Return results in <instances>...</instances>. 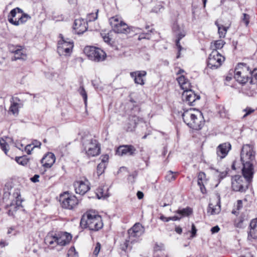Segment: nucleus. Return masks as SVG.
<instances>
[{
    "mask_svg": "<svg viewBox=\"0 0 257 257\" xmlns=\"http://www.w3.org/2000/svg\"><path fill=\"white\" fill-rule=\"evenodd\" d=\"M215 25L218 28V32L220 38H224L227 31L228 29V27H224L223 25H220L217 22H215Z\"/></svg>",
    "mask_w": 257,
    "mask_h": 257,
    "instance_id": "nucleus-29",
    "label": "nucleus"
},
{
    "mask_svg": "<svg viewBox=\"0 0 257 257\" xmlns=\"http://www.w3.org/2000/svg\"><path fill=\"white\" fill-rule=\"evenodd\" d=\"M160 219L164 221V222H168L169 221V217H166L165 216H164V215H161L160 217Z\"/></svg>",
    "mask_w": 257,
    "mask_h": 257,
    "instance_id": "nucleus-59",
    "label": "nucleus"
},
{
    "mask_svg": "<svg viewBox=\"0 0 257 257\" xmlns=\"http://www.w3.org/2000/svg\"><path fill=\"white\" fill-rule=\"evenodd\" d=\"M101 163H104L106 164V163H107L108 160V155H104V156H102L101 157Z\"/></svg>",
    "mask_w": 257,
    "mask_h": 257,
    "instance_id": "nucleus-54",
    "label": "nucleus"
},
{
    "mask_svg": "<svg viewBox=\"0 0 257 257\" xmlns=\"http://www.w3.org/2000/svg\"><path fill=\"white\" fill-rule=\"evenodd\" d=\"M234 73V78L240 83L245 84L250 79L249 67L246 64H238L235 69Z\"/></svg>",
    "mask_w": 257,
    "mask_h": 257,
    "instance_id": "nucleus-6",
    "label": "nucleus"
},
{
    "mask_svg": "<svg viewBox=\"0 0 257 257\" xmlns=\"http://www.w3.org/2000/svg\"><path fill=\"white\" fill-rule=\"evenodd\" d=\"M231 149V145L228 143H224L219 145L216 149V154L220 159L225 158Z\"/></svg>",
    "mask_w": 257,
    "mask_h": 257,
    "instance_id": "nucleus-19",
    "label": "nucleus"
},
{
    "mask_svg": "<svg viewBox=\"0 0 257 257\" xmlns=\"http://www.w3.org/2000/svg\"><path fill=\"white\" fill-rule=\"evenodd\" d=\"M175 231L179 234H181L182 232L181 227L178 226L175 228Z\"/></svg>",
    "mask_w": 257,
    "mask_h": 257,
    "instance_id": "nucleus-61",
    "label": "nucleus"
},
{
    "mask_svg": "<svg viewBox=\"0 0 257 257\" xmlns=\"http://www.w3.org/2000/svg\"><path fill=\"white\" fill-rule=\"evenodd\" d=\"M74 253V255H76V253H75V249L74 248V247H71L69 250H68V257H71V255H72V254Z\"/></svg>",
    "mask_w": 257,
    "mask_h": 257,
    "instance_id": "nucleus-49",
    "label": "nucleus"
},
{
    "mask_svg": "<svg viewBox=\"0 0 257 257\" xmlns=\"http://www.w3.org/2000/svg\"><path fill=\"white\" fill-rule=\"evenodd\" d=\"M15 48H16V46H10L9 49H10V51L13 53V51H15Z\"/></svg>",
    "mask_w": 257,
    "mask_h": 257,
    "instance_id": "nucleus-63",
    "label": "nucleus"
},
{
    "mask_svg": "<svg viewBox=\"0 0 257 257\" xmlns=\"http://www.w3.org/2000/svg\"><path fill=\"white\" fill-rule=\"evenodd\" d=\"M146 74L147 72L145 71H137L131 73V76L135 78V83L140 85L144 84L143 77H145Z\"/></svg>",
    "mask_w": 257,
    "mask_h": 257,
    "instance_id": "nucleus-23",
    "label": "nucleus"
},
{
    "mask_svg": "<svg viewBox=\"0 0 257 257\" xmlns=\"http://www.w3.org/2000/svg\"><path fill=\"white\" fill-rule=\"evenodd\" d=\"M87 24L86 21L82 19H76L74 21L73 29L75 32L78 34H82L87 29Z\"/></svg>",
    "mask_w": 257,
    "mask_h": 257,
    "instance_id": "nucleus-17",
    "label": "nucleus"
},
{
    "mask_svg": "<svg viewBox=\"0 0 257 257\" xmlns=\"http://www.w3.org/2000/svg\"><path fill=\"white\" fill-rule=\"evenodd\" d=\"M220 230V228L219 227V226L218 225H216L213 227L211 228V231L212 232V233H217Z\"/></svg>",
    "mask_w": 257,
    "mask_h": 257,
    "instance_id": "nucleus-51",
    "label": "nucleus"
},
{
    "mask_svg": "<svg viewBox=\"0 0 257 257\" xmlns=\"http://www.w3.org/2000/svg\"><path fill=\"white\" fill-rule=\"evenodd\" d=\"M110 24L115 33H127L130 32L128 26L116 17L110 19Z\"/></svg>",
    "mask_w": 257,
    "mask_h": 257,
    "instance_id": "nucleus-12",
    "label": "nucleus"
},
{
    "mask_svg": "<svg viewBox=\"0 0 257 257\" xmlns=\"http://www.w3.org/2000/svg\"><path fill=\"white\" fill-rule=\"evenodd\" d=\"M84 53L90 60L97 62L104 60L106 57V54L103 50L93 46L85 47Z\"/></svg>",
    "mask_w": 257,
    "mask_h": 257,
    "instance_id": "nucleus-9",
    "label": "nucleus"
},
{
    "mask_svg": "<svg viewBox=\"0 0 257 257\" xmlns=\"http://www.w3.org/2000/svg\"><path fill=\"white\" fill-rule=\"evenodd\" d=\"M181 217H178L177 216H173V217H169V221L170 220H173V221H176V220H179L180 218H181Z\"/></svg>",
    "mask_w": 257,
    "mask_h": 257,
    "instance_id": "nucleus-58",
    "label": "nucleus"
},
{
    "mask_svg": "<svg viewBox=\"0 0 257 257\" xmlns=\"http://www.w3.org/2000/svg\"><path fill=\"white\" fill-rule=\"evenodd\" d=\"M23 13L22 10L19 8H16L15 9H13L10 12L9 16H8V21L10 22V19H14V18L16 17L18 14H22Z\"/></svg>",
    "mask_w": 257,
    "mask_h": 257,
    "instance_id": "nucleus-32",
    "label": "nucleus"
},
{
    "mask_svg": "<svg viewBox=\"0 0 257 257\" xmlns=\"http://www.w3.org/2000/svg\"><path fill=\"white\" fill-rule=\"evenodd\" d=\"M137 197L139 199H141L143 198L144 197V194L141 191H138L137 193Z\"/></svg>",
    "mask_w": 257,
    "mask_h": 257,
    "instance_id": "nucleus-57",
    "label": "nucleus"
},
{
    "mask_svg": "<svg viewBox=\"0 0 257 257\" xmlns=\"http://www.w3.org/2000/svg\"><path fill=\"white\" fill-rule=\"evenodd\" d=\"M41 145V143L40 142H38L37 141H35L33 143L32 145H33V148L35 147H40Z\"/></svg>",
    "mask_w": 257,
    "mask_h": 257,
    "instance_id": "nucleus-55",
    "label": "nucleus"
},
{
    "mask_svg": "<svg viewBox=\"0 0 257 257\" xmlns=\"http://www.w3.org/2000/svg\"><path fill=\"white\" fill-rule=\"evenodd\" d=\"M182 97V100L190 105H192L195 100L200 99V96L197 95L191 88L184 90Z\"/></svg>",
    "mask_w": 257,
    "mask_h": 257,
    "instance_id": "nucleus-14",
    "label": "nucleus"
},
{
    "mask_svg": "<svg viewBox=\"0 0 257 257\" xmlns=\"http://www.w3.org/2000/svg\"><path fill=\"white\" fill-rule=\"evenodd\" d=\"M196 232L197 229L196 228V227L194 224H192L191 226V237H194L195 236Z\"/></svg>",
    "mask_w": 257,
    "mask_h": 257,
    "instance_id": "nucleus-47",
    "label": "nucleus"
},
{
    "mask_svg": "<svg viewBox=\"0 0 257 257\" xmlns=\"http://www.w3.org/2000/svg\"><path fill=\"white\" fill-rule=\"evenodd\" d=\"M1 148L3 149V150H4L5 151H6V145L5 142H4L3 144H1ZM5 153H6V152H5Z\"/></svg>",
    "mask_w": 257,
    "mask_h": 257,
    "instance_id": "nucleus-62",
    "label": "nucleus"
},
{
    "mask_svg": "<svg viewBox=\"0 0 257 257\" xmlns=\"http://www.w3.org/2000/svg\"><path fill=\"white\" fill-rule=\"evenodd\" d=\"M14 56L12 58V60L16 61L17 60H22L25 61L27 58L26 51L22 46H16L15 51H13Z\"/></svg>",
    "mask_w": 257,
    "mask_h": 257,
    "instance_id": "nucleus-20",
    "label": "nucleus"
},
{
    "mask_svg": "<svg viewBox=\"0 0 257 257\" xmlns=\"http://www.w3.org/2000/svg\"><path fill=\"white\" fill-rule=\"evenodd\" d=\"M57 237L56 236L55 233L51 232L49 233L45 237L44 241L46 244L49 247L54 248L57 245H58L57 243Z\"/></svg>",
    "mask_w": 257,
    "mask_h": 257,
    "instance_id": "nucleus-22",
    "label": "nucleus"
},
{
    "mask_svg": "<svg viewBox=\"0 0 257 257\" xmlns=\"http://www.w3.org/2000/svg\"><path fill=\"white\" fill-rule=\"evenodd\" d=\"M96 195L98 199L105 198L107 197L105 193H104L102 188H98L97 190Z\"/></svg>",
    "mask_w": 257,
    "mask_h": 257,
    "instance_id": "nucleus-38",
    "label": "nucleus"
},
{
    "mask_svg": "<svg viewBox=\"0 0 257 257\" xmlns=\"http://www.w3.org/2000/svg\"><path fill=\"white\" fill-rule=\"evenodd\" d=\"M56 160L54 154L52 153H48L41 160V163L45 168H51Z\"/></svg>",
    "mask_w": 257,
    "mask_h": 257,
    "instance_id": "nucleus-21",
    "label": "nucleus"
},
{
    "mask_svg": "<svg viewBox=\"0 0 257 257\" xmlns=\"http://www.w3.org/2000/svg\"><path fill=\"white\" fill-rule=\"evenodd\" d=\"M78 92L83 97L85 105L86 106L87 101V95L85 90L84 88V87L82 85L80 86L78 90Z\"/></svg>",
    "mask_w": 257,
    "mask_h": 257,
    "instance_id": "nucleus-34",
    "label": "nucleus"
},
{
    "mask_svg": "<svg viewBox=\"0 0 257 257\" xmlns=\"http://www.w3.org/2000/svg\"><path fill=\"white\" fill-rule=\"evenodd\" d=\"M97 13L98 11L95 13H90L87 15V21L89 22L94 21L97 18Z\"/></svg>",
    "mask_w": 257,
    "mask_h": 257,
    "instance_id": "nucleus-39",
    "label": "nucleus"
},
{
    "mask_svg": "<svg viewBox=\"0 0 257 257\" xmlns=\"http://www.w3.org/2000/svg\"><path fill=\"white\" fill-rule=\"evenodd\" d=\"M61 40L58 43L57 52L60 55H69L73 47V42L67 38L64 39L60 35Z\"/></svg>",
    "mask_w": 257,
    "mask_h": 257,
    "instance_id": "nucleus-11",
    "label": "nucleus"
},
{
    "mask_svg": "<svg viewBox=\"0 0 257 257\" xmlns=\"http://www.w3.org/2000/svg\"><path fill=\"white\" fill-rule=\"evenodd\" d=\"M21 14V16L18 17V20L10 19V23L13 25L18 26L25 23L28 20L31 19V17L27 14L23 13V12Z\"/></svg>",
    "mask_w": 257,
    "mask_h": 257,
    "instance_id": "nucleus-24",
    "label": "nucleus"
},
{
    "mask_svg": "<svg viewBox=\"0 0 257 257\" xmlns=\"http://www.w3.org/2000/svg\"><path fill=\"white\" fill-rule=\"evenodd\" d=\"M16 161L20 165L26 166L29 162V159L25 156L17 157L15 158Z\"/></svg>",
    "mask_w": 257,
    "mask_h": 257,
    "instance_id": "nucleus-33",
    "label": "nucleus"
},
{
    "mask_svg": "<svg viewBox=\"0 0 257 257\" xmlns=\"http://www.w3.org/2000/svg\"><path fill=\"white\" fill-rule=\"evenodd\" d=\"M178 82L182 89L185 90L191 88V84L188 79L184 75H181L177 78Z\"/></svg>",
    "mask_w": 257,
    "mask_h": 257,
    "instance_id": "nucleus-25",
    "label": "nucleus"
},
{
    "mask_svg": "<svg viewBox=\"0 0 257 257\" xmlns=\"http://www.w3.org/2000/svg\"><path fill=\"white\" fill-rule=\"evenodd\" d=\"M40 176L39 175H35L32 178H31V180L34 183L39 182V178Z\"/></svg>",
    "mask_w": 257,
    "mask_h": 257,
    "instance_id": "nucleus-52",
    "label": "nucleus"
},
{
    "mask_svg": "<svg viewBox=\"0 0 257 257\" xmlns=\"http://www.w3.org/2000/svg\"><path fill=\"white\" fill-rule=\"evenodd\" d=\"M80 225L82 228H88L94 231L98 230L103 226L101 216L90 212H86L83 215Z\"/></svg>",
    "mask_w": 257,
    "mask_h": 257,
    "instance_id": "nucleus-3",
    "label": "nucleus"
},
{
    "mask_svg": "<svg viewBox=\"0 0 257 257\" xmlns=\"http://www.w3.org/2000/svg\"><path fill=\"white\" fill-rule=\"evenodd\" d=\"M164 249V245L162 243H156L154 246L155 251H161Z\"/></svg>",
    "mask_w": 257,
    "mask_h": 257,
    "instance_id": "nucleus-41",
    "label": "nucleus"
},
{
    "mask_svg": "<svg viewBox=\"0 0 257 257\" xmlns=\"http://www.w3.org/2000/svg\"><path fill=\"white\" fill-rule=\"evenodd\" d=\"M203 181H203V180H198V185L200 186L201 191H202V187H204V186L203 184Z\"/></svg>",
    "mask_w": 257,
    "mask_h": 257,
    "instance_id": "nucleus-56",
    "label": "nucleus"
},
{
    "mask_svg": "<svg viewBox=\"0 0 257 257\" xmlns=\"http://www.w3.org/2000/svg\"><path fill=\"white\" fill-rule=\"evenodd\" d=\"M250 74H249L250 82L252 84L257 83V69H254L252 71L249 68Z\"/></svg>",
    "mask_w": 257,
    "mask_h": 257,
    "instance_id": "nucleus-31",
    "label": "nucleus"
},
{
    "mask_svg": "<svg viewBox=\"0 0 257 257\" xmlns=\"http://www.w3.org/2000/svg\"><path fill=\"white\" fill-rule=\"evenodd\" d=\"M177 213L181 215V216H188L192 213V209L190 208H186L181 210H178L177 211Z\"/></svg>",
    "mask_w": 257,
    "mask_h": 257,
    "instance_id": "nucleus-35",
    "label": "nucleus"
},
{
    "mask_svg": "<svg viewBox=\"0 0 257 257\" xmlns=\"http://www.w3.org/2000/svg\"><path fill=\"white\" fill-rule=\"evenodd\" d=\"M101 248V244L99 242H97L96 244L95 249L93 251V254L96 256L95 257H97V255H98V253L100 251V249Z\"/></svg>",
    "mask_w": 257,
    "mask_h": 257,
    "instance_id": "nucleus-43",
    "label": "nucleus"
},
{
    "mask_svg": "<svg viewBox=\"0 0 257 257\" xmlns=\"http://www.w3.org/2000/svg\"><path fill=\"white\" fill-rule=\"evenodd\" d=\"M184 122L190 128L200 130L204 124L202 113L197 110L190 108L182 114Z\"/></svg>",
    "mask_w": 257,
    "mask_h": 257,
    "instance_id": "nucleus-2",
    "label": "nucleus"
},
{
    "mask_svg": "<svg viewBox=\"0 0 257 257\" xmlns=\"http://www.w3.org/2000/svg\"><path fill=\"white\" fill-rule=\"evenodd\" d=\"M55 233L58 245L64 246L68 244L72 239V235L66 232Z\"/></svg>",
    "mask_w": 257,
    "mask_h": 257,
    "instance_id": "nucleus-16",
    "label": "nucleus"
},
{
    "mask_svg": "<svg viewBox=\"0 0 257 257\" xmlns=\"http://www.w3.org/2000/svg\"><path fill=\"white\" fill-rule=\"evenodd\" d=\"M206 179V175L203 172L199 173L198 175V180L204 181Z\"/></svg>",
    "mask_w": 257,
    "mask_h": 257,
    "instance_id": "nucleus-46",
    "label": "nucleus"
},
{
    "mask_svg": "<svg viewBox=\"0 0 257 257\" xmlns=\"http://www.w3.org/2000/svg\"><path fill=\"white\" fill-rule=\"evenodd\" d=\"M220 211V200H218L217 202V204L214 206L212 203H210L209 204V206L207 209V211L208 213H210V214H216L219 213Z\"/></svg>",
    "mask_w": 257,
    "mask_h": 257,
    "instance_id": "nucleus-26",
    "label": "nucleus"
},
{
    "mask_svg": "<svg viewBox=\"0 0 257 257\" xmlns=\"http://www.w3.org/2000/svg\"><path fill=\"white\" fill-rule=\"evenodd\" d=\"M176 172H173L171 171H169L167 172V174L166 176V179L169 182L174 180L176 179V176L174 175Z\"/></svg>",
    "mask_w": 257,
    "mask_h": 257,
    "instance_id": "nucleus-37",
    "label": "nucleus"
},
{
    "mask_svg": "<svg viewBox=\"0 0 257 257\" xmlns=\"http://www.w3.org/2000/svg\"><path fill=\"white\" fill-rule=\"evenodd\" d=\"M142 39H149V33H146L145 34H142L139 36V40H141Z\"/></svg>",
    "mask_w": 257,
    "mask_h": 257,
    "instance_id": "nucleus-50",
    "label": "nucleus"
},
{
    "mask_svg": "<svg viewBox=\"0 0 257 257\" xmlns=\"http://www.w3.org/2000/svg\"><path fill=\"white\" fill-rule=\"evenodd\" d=\"M130 124L131 127L128 128L129 131H132L136 126L137 124L140 121H142L143 119L136 115H131L129 117Z\"/></svg>",
    "mask_w": 257,
    "mask_h": 257,
    "instance_id": "nucleus-27",
    "label": "nucleus"
},
{
    "mask_svg": "<svg viewBox=\"0 0 257 257\" xmlns=\"http://www.w3.org/2000/svg\"><path fill=\"white\" fill-rule=\"evenodd\" d=\"M10 110L13 114L17 113L18 112V103L13 102L11 105Z\"/></svg>",
    "mask_w": 257,
    "mask_h": 257,
    "instance_id": "nucleus-40",
    "label": "nucleus"
},
{
    "mask_svg": "<svg viewBox=\"0 0 257 257\" xmlns=\"http://www.w3.org/2000/svg\"><path fill=\"white\" fill-rule=\"evenodd\" d=\"M227 171H223V172H219V174L218 175V177L219 178V179H223V178H224L227 174Z\"/></svg>",
    "mask_w": 257,
    "mask_h": 257,
    "instance_id": "nucleus-48",
    "label": "nucleus"
},
{
    "mask_svg": "<svg viewBox=\"0 0 257 257\" xmlns=\"http://www.w3.org/2000/svg\"><path fill=\"white\" fill-rule=\"evenodd\" d=\"M144 232L143 226L139 223H136L131 229L128 230V239H126L123 244L120 245L121 249L126 251L130 247V242H133L135 240V238L140 237Z\"/></svg>",
    "mask_w": 257,
    "mask_h": 257,
    "instance_id": "nucleus-5",
    "label": "nucleus"
},
{
    "mask_svg": "<svg viewBox=\"0 0 257 257\" xmlns=\"http://www.w3.org/2000/svg\"><path fill=\"white\" fill-rule=\"evenodd\" d=\"M82 142L88 156L94 157L100 154V148L97 141L93 139L91 136L83 138Z\"/></svg>",
    "mask_w": 257,
    "mask_h": 257,
    "instance_id": "nucleus-4",
    "label": "nucleus"
},
{
    "mask_svg": "<svg viewBox=\"0 0 257 257\" xmlns=\"http://www.w3.org/2000/svg\"><path fill=\"white\" fill-rule=\"evenodd\" d=\"M34 148L32 147V144L28 145L25 147V150L27 152V154L30 155L31 154L32 151L33 150Z\"/></svg>",
    "mask_w": 257,
    "mask_h": 257,
    "instance_id": "nucleus-45",
    "label": "nucleus"
},
{
    "mask_svg": "<svg viewBox=\"0 0 257 257\" xmlns=\"http://www.w3.org/2000/svg\"><path fill=\"white\" fill-rule=\"evenodd\" d=\"M225 42L222 40H219L211 43L210 49L212 51H217L218 49H221L223 48Z\"/></svg>",
    "mask_w": 257,
    "mask_h": 257,
    "instance_id": "nucleus-28",
    "label": "nucleus"
},
{
    "mask_svg": "<svg viewBox=\"0 0 257 257\" xmlns=\"http://www.w3.org/2000/svg\"><path fill=\"white\" fill-rule=\"evenodd\" d=\"M235 163H236V162H235V161H234V162H233V164H232V165L231 167H232V169L233 170H236V168H235Z\"/></svg>",
    "mask_w": 257,
    "mask_h": 257,
    "instance_id": "nucleus-64",
    "label": "nucleus"
},
{
    "mask_svg": "<svg viewBox=\"0 0 257 257\" xmlns=\"http://www.w3.org/2000/svg\"><path fill=\"white\" fill-rule=\"evenodd\" d=\"M185 34H186L184 31L180 32L176 34L177 39L176 41V45L177 47V48L179 49V51H181V50L183 49L180 45V41L185 36Z\"/></svg>",
    "mask_w": 257,
    "mask_h": 257,
    "instance_id": "nucleus-30",
    "label": "nucleus"
},
{
    "mask_svg": "<svg viewBox=\"0 0 257 257\" xmlns=\"http://www.w3.org/2000/svg\"><path fill=\"white\" fill-rule=\"evenodd\" d=\"M244 111H246V113L243 115V117H246L247 115L250 114L251 113L254 111V110L251 108H246L244 110Z\"/></svg>",
    "mask_w": 257,
    "mask_h": 257,
    "instance_id": "nucleus-53",
    "label": "nucleus"
},
{
    "mask_svg": "<svg viewBox=\"0 0 257 257\" xmlns=\"http://www.w3.org/2000/svg\"><path fill=\"white\" fill-rule=\"evenodd\" d=\"M247 232V240L252 241L257 239V218L251 220Z\"/></svg>",
    "mask_w": 257,
    "mask_h": 257,
    "instance_id": "nucleus-15",
    "label": "nucleus"
},
{
    "mask_svg": "<svg viewBox=\"0 0 257 257\" xmlns=\"http://www.w3.org/2000/svg\"><path fill=\"white\" fill-rule=\"evenodd\" d=\"M242 21L244 23L246 26H247L249 22V16L246 14H243Z\"/></svg>",
    "mask_w": 257,
    "mask_h": 257,
    "instance_id": "nucleus-42",
    "label": "nucleus"
},
{
    "mask_svg": "<svg viewBox=\"0 0 257 257\" xmlns=\"http://www.w3.org/2000/svg\"><path fill=\"white\" fill-rule=\"evenodd\" d=\"M254 159L252 147L249 145H243L240 153L243 176L235 175L232 177L231 188L234 191L244 192L247 189L254 173L253 164Z\"/></svg>",
    "mask_w": 257,
    "mask_h": 257,
    "instance_id": "nucleus-1",
    "label": "nucleus"
},
{
    "mask_svg": "<svg viewBox=\"0 0 257 257\" xmlns=\"http://www.w3.org/2000/svg\"><path fill=\"white\" fill-rule=\"evenodd\" d=\"M8 245V243L4 240L0 241V246L2 247H5Z\"/></svg>",
    "mask_w": 257,
    "mask_h": 257,
    "instance_id": "nucleus-60",
    "label": "nucleus"
},
{
    "mask_svg": "<svg viewBox=\"0 0 257 257\" xmlns=\"http://www.w3.org/2000/svg\"><path fill=\"white\" fill-rule=\"evenodd\" d=\"M20 190L15 189L13 195L11 196V202L6 205V209L8 210L7 214L9 216H13L19 207L21 206L22 200L21 198Z\"/></svg>",
    "mask_w": 257,
    "mask_h": 257,
    "instance_id": "nucleus-7",
    "label": "nucleus"
},
{
    "mask_svg": "<svg viewBox=\"0 0 257 257\" xmlns=\"http://www.w3.org/2000/svg\"><path fill=\"white\" fill-rule=\"evenodd\" d=\"M59 201L62 208L69 210L74 209L78 204V199L67 192L60 194Z\"/></svg>",
    "mask_w": 257,
    "mask_h": 257,
    "instance_id": "nucleus-8",
    "label": "nucleus"
},
{
    "mask_svg": "<svg viewBox=\"0 0 257 257\" xmlns=\"http://www.w3.org/2000/svg\"><path fill=\"white\" fill-rule=\"evenodd\" d=\"M225 58L217 51H212L209 56L207 66L212 69H215L221 66Z\"/></svg>",
    "mask_w": 257,
    "mask_h": 257,
    "instance_id": "nucleus-10",
    "label": "nucleus"
},
{
    "mask_svg": "<svg viewBox=\"0 0 257 257\" xmlns=\"http://www.w3.org/2000/svg\"><path fill=\"white\" fill-rule=\"evenodd\" d=\"M101 35L102 36V38H103L104 41L107 43H110L111 39L109 38V37L106 34H101Z\"/></svg>",
    "mask_w": 257,
    "mask_h": 257,
    "instance_id": "nucleus-44",
    "label": "nucleus"
},
{
    "mask_svg": "<svg viewBox=\"0 0 257 257\" xmlns=\"http://www.w3.org/2000/svg\"><path fill=\"white\" fill-rule=\"evenodd\" d=\"M136 151V148L132 145L120 146L117 149L116 154L120 156H133Z\"/></svg>",
    "mask_w": 257,
    "mask_h": 257,
    "instance_id": "nucleus-18",
    "label": "nucleus"
},
{
    "mask_svg": "<svg viewBox=\"0 0 257 257\" xmlns=\"http://www.w3.org/2000/svg\"><path fill=\"white\" fill-rule=\"evenodd\" d=\"M74 187L75 192L80 195H84L90 189L89 181L86 179L84 181L79 180L75 182Z\"/></svg>",
    "mask_w": 257,
    "mask_h": 257,
    "instance_id": "nucleus-13",
    "label": "nucleus"
},
{
    "mask_svg": "<svg viewBox=\"0 0 257 257\" xmlns=\"http://www.w3.org/2000/svg\"><path fill=\"white\" fill-rule=\"evenodd\" d=\"M106 164L104 163H100L97 167V174L98 176L101 175L106 168Z\"/></svg>",
    "mask_w": 257,
    "mask_h": 257,
    "instance_id": "nucleus-36",
    "label": "nucleus"
}]
</instances>
